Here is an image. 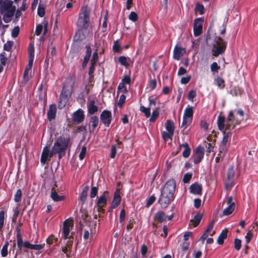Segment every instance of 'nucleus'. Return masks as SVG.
<instances>
[{"label": "nucleus", "mask_w": 258, "mask_h": 258, "mask_svg": "<svg viewBox=\"0 0 258 258\" xmlns=\"http://www.w3.org/2000/svg\"><path fill=\"white\" fill-rule=\"evenodd\" d=\"M86 54L84 58V60L82 64L83 67H85L86 66L87 63L90 59L92 53L91 48L89 46H86Z\"/></svg>", "instance_id": "bb28decb"}, {"label": "nucleus", "mask_w": 258, "mask_h": 258, "mask_svg": "<svg viewBox=\"0 0 258 258\" xmlns=\"http://www.w3.org/2000/svg\"><path fill=\"white\" fill-rule=\"evenodd\" d=\"M5 215V212L4 211L0 212V231H1L4 226Z\"/></svg>", "instance_id": "a18cd8bd"}, {"label": "nucleus", "mask_w": 258, "mask_h": 258, "mask_svg": "<svg viewBox=\"0 0 258 258\" xmlns=\"http://www.w3.org/2000/svg\"><path fill=\"white\" fill-rule=\"evenodd\" d=\"M20 32V29L18 26L15 27L12 31V36L14 38H15L18 36Z\"/></svg>", "instance_id": "6e6d98bb"}, {"label": "nucleus", "mask_w": 258, "mask_h": 258, "mask_svg": "<svg viewBox=\"0 0 258 258\" xmlns=\"http://www.w3.org/2000/svg\"><path fill=\"white\" fill-rule=\"evenodd\" d=\"M29 59H34V44L33 43H30L29 47Z\"/></svg>", "instance_id": "ea45409f"}, {"label": "nucleus", "mask_w": 258, "mask_h": 258, "mask_svg": "<svg viewBox=\"0 0 258 258\" xmlns=\"http://www.w3.org/2000/svg\"><path fill=\"white\" fill-rule=\"evenodd\" d=\"M203 217V215L197 214L195 215L193 219H191L190 222L191 223L194 227H197L200 223Z\"/></svg>", "instance_id": "393cba45"}, {"label": "nucleus", "mask_w": 258, "mask_h": 258, "mask_svg": "<svg viewBox=\"0 0 258 258\" xmlns=\"http://www.w3.org/2000/svg\"><path fill=\"white\" fill-rule=\"evenodd\" d=\"M195 11L199 12L200 15L204 13V7L202 5L197 4L195 8Z\"/></svg>", "instance_id": "49530a36"}, {"label": "nucleus", "mask_w": 258, "mask_h": 258, "mask_svg": "<svg viewBox=\"0 0 258 258\" xmlns=\"http://www.w3.org/2000/svg\"><path fill=\"white\" fill-rule=\"evenodd\" d=\"M220 69V67L218 65L216 62H213L211 65V70L213 72H218Z\"/></svg>", "instance_id": "09e8293b"}, {"label": "nucleus", "mask_w": 258, "mask_h": 258, "mask_svg": "<svg viewBox=\"0 0 258 258\" xmlns=\"http://www.w3.org/2000/svg\"><path fill=\"white\" fill-rule=\"evenodd\" d=\"M202 186L198 182L192 183L190 185L189 191L190 193L195 195H201L202 192Z\"/></svg>", "instance_id": "dca6fc26"}, {"label": "nucleus", "mask_w": 258, "mask_h": 258, "mask_svg": "<svg viewBox=\"0 0 258 258\" xmlns=\"http://www.w3.org/2000/svg\"><path fill=\"white\" fill-rule=\"evenodd\" d=\"M89 21L79 17L78 21V26L83 29H86L89 26Z\"/></svg>", "instance_id": "cd10ccee"}, {"label": "nucleus", "mask_w": 258, "mask_h": 258, "mask_svg": "<svg viewBox=\"0 0 258 258\" xmlns=\"http://www.w3.org/2000/svg\"><path fill=\"white\" fill-rule=\"evenodd\" d=\"M252 237H253V233L251 232V231L250 230H249L247 232V233L245 236V238L246 239V244H247L248 243H249V242L251 241Z\"/></svg>", "instance_id": "603ef678"}, {"label": "nucleus", "mask_w": 258, "mask_h": 258, "mask_svg": "<svg viewBox=\"0 0 258 258\" xmlns=\"http://www.w3.org/2000/svg\"><path fill=\"white\" fill-rule=\"evenodd\" d=\"M118 61L121 63V64H122V66H124L126 67L127 66L126 58L125 57L120 56L118 58Z\"/></svg>", "instance_id": "680f3d73"}, {"label": "nucleus", "mask_w": 258, "mask_h": 258, "mask_svg": "<svg viewBox=\"0 0 258 258\" xmlns=\"http://www.w3.org/2000/svg\"><path fill=\"white\" fill-rule=\"evenodd\" d=\"M241 247V241L240 239L235 238L234 240V248L237 250H239Z\"/></svg>", "instance_id": "3c124183"}, {"label": "nucleus", "mask_w": 258, "mask_h": 258, "mask_svg": "<svg viewBox=\"0 0 258 258\" xmlns=\"http://www.w3.org/2000/svg\"><path fill=\"white\" fill-rule=\"evenodd\" d=\"M33 59H29L28 63L27 65V67H26L25 72H24V76H25L26 75H27L28 74L29 71L31 70V69L32 68V66L33 65Z\"/></svg>", "instance_id": "c03bdc74"}, {"label": "nucleus", "mask_w": 258, "mask_h": 258, "mask_svg": "<svg viewBox=\"0 0 258 258\" xmlns=\"http://www.w3.org/2000/svg\"><path fill=\"white\" fill-rule=\"evenodd\" d=\"M228 230L225 228L223 230L219 235L217 239V243L222 245L224 243V240L227 237Z\"/></svg>", "instance_id": "4be33fe9"}, {"label": "nucleus", "mask_w": 258, "mask_h": 258, "mask_svg": "<svg viewBox=\"0 0 258 258\" xmlns=\"http://www.w3.org/2000/svg\"><path fill=\"white\" fill-rule=\"evenodd\" d=\"M97 188L95 186H92L90 192V197L92 198H94L97 195Z\"/></svg>", "instance_id": "e2e57ef3"}, {"label": "nucleus", "mask_w": 258, "mask_h": 258, "mask_svg": "<svg viewBox=\"0 0 258 258\" xmlns=\"http://www.w3.org/2000/svg\"><path fill=\"white\" fill-rule=\"evenodd\" d=\"M51 190L52 191L50 196L53 201L55 202H58L64 199V196H60L57 195V192L54 189V188H52Z\"/></svg>", "instance_id": "2f4dec72"}, {"label": "nucleus", "mask_w": 258, "mask_h": 258, "mask_svg": "<svg viewBox=\"0 0 258 258\" xmlns=\"http://www.w3.org/2000/svg\"><path fill=\"white\" fill-rule=\"evenodd\" d=\"M159 112L158 108L154 109L153 112L151 117L149 119V121L151 122H154L156 121L157 117L159 116Z\"/></svg>", "instance_id": "f704fd0d"}, {"label": "nucleus", "mask_w": 258, "mask_h": 258, "mask_svg": "<svg viewBox=\"0 0 258 258\" xmlns=\"http://www.w3.org/2000/svg\"><path fill=\"white\" fill-rule=\"evenodd\" d=\"M193 114V107L188 105L184 110L183 116L192 119Z\"/></svg>", "instance_id": "5701e85b"}, {"label": "nucleus", "mask_w": 258, "mask_h": 258, "mask_svg": "<svg viewBox=\"0 0 258 258\" xmlns=\"http://www.w3.org/2000/svg\"><path fill=\"white\" fill-rule=\"evenodd\" d=\"M183 147L184 148V150L182 152V156L184 158H187L189 157L190 154L191 149L189 147L188 144L187 143H184L182 144L179 145V148H181Z\"/></svg>", "instance_id": "412c9836"}, {"label": "nucleus", "mask_w": 258, "mask_h": 258, "mask_svg": "<svg viewBox=\"0 0 258 258\" xmlns=\"http://www.w3.org/2000/svg\"><path fill=\"white\" fill-rule=\"evenodd\" d=\"M89 188V186L86 185V186L84 187L82 191L81 192L80 195V199L82 201L83 204L84 203L86 199Z\"/></svg>", "instance_id": "7c9ffc66"}, {"label": "nucleus", "mask_w": 258, "mask_h": 258, "mask_svg": "<svg viewBox=\"0 0 258 258\" xmlns=\"http://www.w3.org/2000/svg\"><path fill=\"white\" fill-rule=\"evenodd\" d=\"M56 112V106L52 104L49 106V109L47 111V117L49 120L51 121L55 117Z\"/></svg>", "instance_id": "f3484780"}, {"label": "nucleus", "mask_w": 258, "mask_h": 258, "mask_svg": "<svg viewBox=\"0 0 258 258\" xmlns=\"http://www.w3.org/2000/svg\"><path fill=\"white\" fill-rule=\"evenodd\" d=\"M203 19L201 18L196 19L194 23V34L195 36L200 35L202 33Z\"/></svg>", "instance_id": "6e6552de"}, {"label": "nucleus", "mask_w": 258, "mask_h": 258, "mask_svg": "<svg viewBox=\"0 0 258 258\" xmlns=\"http://www.w3.org/2000/svg\"><path fill=\"white\" fill-rule=\"evenodd\" d=\"M185 52V48L176 45L173 50V58L177 60H179Z\"/></svg>", "instance_id": "4468645a"}, {"label": "nucleus", "mask_w": 258, "mask_h": 258, "mask_svg": "<svg viewBox=\"0 0 258 258\" xmlns=\"http://www.w3.org/2000/svg\"><path fill=\"white\" fill-rule=\"evenodd\" d=\"M17 245L20 249H21L24 246V243L23 241L22 235L17 236Z\"/></svg>", "instance_id": "864d4df0"}, {"label": "nucleus", "mask_w": 258, "mask_h": 258, "mask_svg": "<svg viewBox=\"0 0 258 258\" xmlns=\"http://www.w3.org/2000/svg\"><path fill=\"white\" fill-rule=\"evenodd\" d=\"M98 110V107L95 105L94 100H91L88 105V111L91 114H94Z\"/></svg>", "instance_id": "c85d7f7f"}, {"label": "nucleus", "mask_w": 258, "mask_h": 258, "mask_svg": "<svg viewBox=\"0 0 258 258\" xmlns=\"http://www.w3.org/2000/svg\"><path fill=\"white\" fill-rule=\"evenodd\" d=\"M138 20V14L134 12H131L130 13V20L136 22Z\"/></svg>", "instance_id": "13d9d810"}, {"label": "nucleus", "mask_w": 258, "mask_h": 258, "mask_svg": "<svg viewBox=\"0 0 258 258\" xmlns=\"http://www.w3.org/2000/svg\"><path fill=\"white\" fill-rule=\"evenodd\" d=\"M196 96V91L193 90H190L188 92L187 98H188V99L189 100L192 101L193 99L194 98H195Z\"/></svg>", "instance_id": "4d7b16f0"}, {"label": "nucleus", "mask_w": 258, "mask_h": 258, "mask_svg": "<svg viewBox=\"0 0 258 258\" xmlns=\"http://www.w3.org/2000/svg\"><path fill=\"white\" fill-rule=\"evenodd\" d=\"M244 114L241 109H238L230 111L226 120L224 116L219 115L217 120L219 130L221 131H223L224 129L233 130L236 125L240 124L243 119Z\"/></svg>", "instance_id": "f03ea898"}, {"label": "nucleus", "mask_w": 258, "mask_h": 258, "mask_svg": "<svg viewBox=\"0 0 258 258\" xmlns=\"http://www.w3.org/2000/svg\"><path fill=\"white\" fill-rule=\"evenodd\" d=\"M125 84H129V76L126 75L122 79L121 82L119 83L117 88V95L120 92H122L125 94L128 93L127 88L125 86Z\"/></svg>", "instance_id": "f8f14e48"}, {"label": "nucleus", "mask_w": 258, "mask_h": 258, "mask_svg": "<svg viewBox=\"0 0 258 258\" xmlns=\"http://www.w3.org/2000/svg\"><path fill=\"white\" fill-rule=\"evenodd\" d=\"M86 151H87L86 147L85 146H83L82 148L81 151L79 154V158L81 160H83L84 158V157L86 155Z\"/></svg>", "instance_id": "5fc2aeb1"}, {"label": "nucleus", "mask_w": 258, "mask_h": 258, "mask_svg": "<svg viewBox=\"0 0 258 258\" xmlns=\"http://www.w3.org/2000/svg\"><path fill=\"white\" fill-rule=\"evenodd\" d=\"M8 245H9V242H6L2 249L1 254H2V256H3V257L6 256L8 254Z\"/></svg>", "instance_id": "37998d69"}, {"label": "nucleus", "mask_w": 258, "mask_h": 258, "mask_svg": "<svg viewBox=\"0 0 258 258\" xmlns=\"http://www.w3.org/2000/svg\"><path fill=\"white\" fill-rule=\"evenodd\" d=\"M156 197L154 195H152L150 197L147 201L146 207L147 208H149L150 206H151L155 201Z\"/></svg>", "instance_id": "a19ab883"}, {"label": "nucleus", "mask_w": 258, "mask_h": 258, "mask_svg": "<svg viewBox=\"0 0 258 258\" xmlns=\"http://www.w3.org/2000/svg\"><path fill=\"white\" fill-rule=\"evenodd\" d=\"M140 111L145 114V116L148 118L151 115L150 108L149 107L146 108L144 106H141L140 107Z\"/></svg>", "instance_id": "4c0bfd02"}, {"label": "nucleus", "mask_w": 258, "mask_h": 258, "mask_svg": "<svg viewBox=\"0 0 258 258\" xmlns=\"http://www.w3.org/2000/svg\"><path fill=\"white\" fill-rule=\"evenodd\" d=\"M192 174L191 173H186L185 174L183 177V182L185 183H189L191 179Z\"/></svg>", "instance_id": "79ce46f5"}, {"label": "nucleus", "mask_w": 258, "mask_h": 258, "mask_svg": "<svg viewBox=\"0 0 258 258\" xmlns=\"http://www.w3.org/2000/svg\"><path fill=\"white\" fill-rule=\"evenodd\" d=\"M84 117L85 115L83 111L79 109L74 113L72 119L74 122L79 123L84 120Z\"/></svg>", "instance_id": "2eb2a0df"}, {"label": "nucleus", "mask_w": 258, "mask_h": 258, "mask_svg": "<svg viewBox=\"0 0 258 258\" xmlns=\"http://www.w3.org/2000/svg\"><path fill=\"white\" fill-rule=\"evenodd\" d=\"M204 155V149L203 147L199 146L196 149V153L194 156V163L198 164L200 163L203 159Z\"/></svg>", "instance_id": "9b49d317"}, {"label": "nucleus", "mask_w": 258, "mask_h": 258, "mask_svg": "<svg viewBox=\"0 0 258 258\" xmlns=\"http://www.w3.org/2000/svg\"><path fill=\"white\" fill-rule=\"evenodd\" d=\"M165 127L167 132L174 134L175 126L172 121L170 120H167L165 123Z\"/></svg>", "instance_id": "c756f323"}, {"label": "nucleus", "mask_w": 258, "mask_h": 258, "mask_svg": "<svg viewBox=\"0 0 258 258\" xmlns=\"http://www.w3.org/2000/svg\"><path fill=\"white\" fill-rule=\"evenodd\" d=\"M126 99V96L125 95L122 94L120 96L119 100L118 102V106L119 107H121L122 104L124 103Z\"/></svg>", "instance_id": "bf43d9fd"}, {"label": "nucleus", "mask_w": 258, "mask_h": 258, "mask_svg": "<svg viewBox=\"0 0 258 258\" xmlns=\"http://www.w3.org/2000/svg\"><path fill=\"white\" fill-rule=\"evenodd\" d=\"M227 150V146L226 145L220 143L219 148V153L218 156H220L222 154H223L222 157H224L225 156V154Z\"/></svg>", "instance_id": "c9c22d12"}, {"label": "nucleus", "mask_w": 258, "mask_h": 258, "mask_svg": "<svg viewBox=\"0 0 258 258\" xmlns=\"http://www.w3.org/2000/svg\"><path fill=\"white\" fill-rule=\"evenodd\" d=\"M71 226V223L69 222L66 221L63 224V234H64V238L67 239H72L73 238L72 235L69 236L70 233V228Z\"/></svg>", "instance_id": "a211bd4d"}, {"label": "nucleus", "mask_w": 258, "mask_h": 258, "mask_svg": "<svg viewBox=\"0 0 258 258\" xmlns=\"http://www.w3.org/2000/svg\"><path fill=\"white\" fill-rule=\"evenodd\" d=\"M173 214L169 216H166L165 213L162 211H158L154 215L155 220L160 223L166 221L167 220L171 221L173 219Z\"/></svg>", "instance_id": "1a4fd4ad"}, {"label": "nucleus", "mask_w": 258, "mask_h": 258, "mask_svg": "<svg viewBox=\"0 0 258 258\" xmlns=\"http://www.w3.org/2000/svg\"><path fill=\"white\" fill-rule=\"evenodd\" d=\"M99 120L96 116H93L90 118L89 132L93 133L98 124Z\"/></svg>", "instance_id": "6ab92c4d"}, {"label": "nucleus", "mask_w": 258, "mask_h": 258, "mask_svg": "<svg viewBox=\"0 0 258 258\" xmlns=\"http://www.w3.org/2000/svg\"><path fill=\"white\" fill-rule=\"evenodd\" d=\"M215 81L218 87L221 89H223L225 87V81L222 78L218 77L216 79Z\"/></svg>", "instance_id": "e433bc0d"}, {"label": "nucleus", "mask_w": 258, "mask_h": 258, "mask_svg": "<svg viewBox=\"0 0 258 258\" xmlns=\"http://www.w3.org/2000/svg\"><path fill=\"white\" fill-rule=\"evenodd\" d=\"M69 143V139L63 136L58 137L54 142L51 151H50L48 146H45L42 151L41 162L45 164L47 160L55 154L58 155L60 159L66 154V152Z\"/></svg>", "instance_id": "f257e3e1"}, {"label": "nucleus", "mask_w": 258, "mask_h": 258, "mask_svg": "<svg viewBox=\"0 0 258 258\" xmlns=\"http://www.w3.org/2000/svg\"><path fill=\"white\" fill-rule=\"evenodd\" d=\"M45 14V10L44 8L42 7L39 6L38 8V15L41 17H42L44 16Z\"/></svg>", "instance_id": "774afa93"}, {"label": "nucleus", "mask_w": 258, "mask_h": 258, "mask_svg": "<svg viewBox=\"0 0 258 258\" xmlns=\"http://www.w3.org/2000/svg\"><path fill=\"white\" fill-rule=\"evenodd\" d=\"M120 202V197L118 192H115L111 204V208H116Z\"/></svg>", "instance_id": "a878e982"}, {"label": "nucleus", "mask_w": 258, "mask_h": 258, "mask_svg": "<svg viewBox=\"0 0 258 258\" xmlns=\"http://www.w3.org/2000/svg\"><path fill=\"white\" fill-rule=\"evenodd\" d=\"M57 240V238L54 237L53 235H51L49 236V237L47 239V243L48 244H51L53 243L54 241H56Z\"/></svg>", "instance_id": "052dcab7"}, {"label": "nucleus", "mask_w": 258, "mask_h": 258, "mask_svg": "<svg viewBox=\"0 0 258 258\" xmlns=\"http://www.w3.org/2000/svg\"><path fill=\"white\" fill-rule=\"evenodd\" d=\"M107 198L108 192L105 191L98 199L97 203V211L98 212L103 213L104 212L103 207H105L106 205Z\"/></svg>", "instance_id": "0eeeda50"}, {"label": "nucleus", "mask_w": 258, "mask_h": 258, "mask_svg": "<svg viewBox=\"0 0 258 258\" xmlns=\"http://www.w3.org/2000/svg\"><path fill=\"white\" fill-rule=\"evenodd\" d=\"M73 87L72 86H64L60 96V103L63 105L68 102L71 97Z\"/></svg>", "instance_id": "423d86ee"}, {"label": "nucleus", "mask_w": 258, "mask_h": 258, "mask_svg": "<svg viewBox=\"0 0 258 258\" xmlns=\"http://www.w3.org/2000/svg\"><path fill=\"white\" fill-rule=\"evenodd\" d=\"M222 132L224 136L221 143L227 145V143L229 142V139L231 137L232 134L230 132H228L227 133H226L225 131Z\"/></svg>", "instance_id": "473e14b6"}, {"label": "nucleus", "mask_w": 258, "mask_h": 258, "mask_svg": "<svg viewBox=\"0 0 258 258\" xmlns=\"http://www.w3.org/2000/svg\"><path fill=\"white\" fill-rule=\"evenodd\" d=\"M3 7L5 11L10 13L9 16H13L15 11V7L13 6L12 2L5 3Z\"/></svg>", "instance_id": "aec40b11"}, {"label": "nucleus", "mask_w": 258, "mask_h": 258, "mask_svg": "<svg viewBox=\"0 0 258 258\" xmlns=\"http://www.w3.org/2000/svg\"><path fill=\"white\" fill-rule=\"evenodd\" d=\"M191 122L192 119L191 118H188L183 116L182 122L180 127H184V129H185L187 126H188L191 124Z\"/></svg>", "instance_id": "72a5a7b5"}, {"label": "nucleus", "mask_w": 258, "mask_h": 258, "mask_svg": "<svg viewBox=\"0 0 258 258\" xmlns=\"http://www.w3.org/2000/svg\"><path fill=\"white\" fill-rule=\"evenodd\" d=\"M214 41L215 44L213 48V55L215 57H218L220 54L225 52L227 47V42L220 36H216Z\"/></svg>", "instance_id": "20e7f679"}, {"label": "nucleus", "mask_w": 258, "mask_h": 258, "mask_svg": "<svg viewBox=\"0 0 258 258\" xmlns=\"http://www.w3.org/2000/svg\"><path fill=\"white\" fill-rule=\"evenodd\" d=\"M226 204L228 207L223 210V215L228 216L233 212L235 207V202L233 201L232 196L227 198Z\"/></svg>", "instance_id": "9d476101"}, {"label": "nucleus", "mask_w": 258, "mask_h": 258, "mask_svg": "<svg viewBox=\"0 0 258 258\" xmlns=\"http://www.w3.org/2000/svg\"><path fill=\"white\" fill-rule=\"evenodd\" d=\"M113 50L115 52H119L120 50V45L117 41L114 42V44L113 46Z\"/></svg>", "instance_id": "69168bd1"}, {"label": "nucleus", "mask_w": 258, "mask_h": 258, "mask_svg": "<svg viewBox=\"0 0 258 258\" xmlns=\"http://www.w3.org/2000/svg\"><path fill=\"white\" fill-rule=\"evenodd\" d=\"M148 247L147 246L144 244L142 245L141 248V252L143 257H145L147 253Z\"/></svg>", "instance_id": "0e129e2a"}, {"label": "nucleus", "mask_w": 258, "mask_h": 258, "mask_svg": "<svg viewBox=\"0 0 258 258\" xmlns=\"http://www.w3.org/2000/svg\"><path fill=\"white\" fill-rule=\"evenodd\" d=\"M100 119L105 126H108L111 121V112L108 110H104L100 115Z\"/></svg>", "instance_id": "ddd939ff"}, {"label": "nucleus", "mask_w": 258, "mask_h": 258, "mask_svg": "<svg viewBox=\"0 0 258 258\" xmlns=\"http://www.w3.org/2000/svg\"><path fill=\"white\" fill-rule=\"evenodd\" d=\"M90 10L87 7H83L79 17L89 21Z\"/></svg>", "instance_id": "b1692460"}, {"label": "nucleus", "mask_w": 258, "mask_h": 258, "mask_svg": "<svg viewBox=\"0 0 258 258\" xmlns=\"http://www.w3.org/2000/svg\"><path fill=\"white\" fill-rule=\"evenodd\" d=\"M235 172L234 170V167L231 166L228 168L227 172L226 180L225 183V188L228 189L231 188L234 183Z\"/></svg>", "instance_id": "39448f33"}, {"label": "nucleus", "mask_w": 258, "mask_h": 258, "mask_svg": "<svg viewBox=\"0 0 258 258\" xmlns=\"http://www.w3.org/2000/svg\"><path fill=\"white\" fill-rule=\"evenodd\" d=\"M148 86L151 90H154L156 88L157 86V82L156 79L150 80L148 83Z\"/></svg>", "instance_id": "8fccbe9b"}, {"label": "nucleus", "mask_w": 258, "mask_h": 258, "mask_svg": "<svg viewBox=\"0 0 258 258\" xmlns=\"http://www.w3.org/2000/svg\"><path fill=\"white\" fill-rule=\"evenodd\" d=\"M173 136V133L170 132L164 131L162 133V137L165 141H167L169 139H171Z\"/></svg>", "instance_id": "58836bf2"}, {"label": "nucleus", "mask_w": 258, "mask_h": 258, "mask_svg": "<svg viewBox=\"0 0 258 258\" xmlns=\"http://www.w3.org/2000/svg\"><path fill=\"white\" fill-rule=\"evenodd\" d=\"M22 191L20 189H18L14 198V201L16 202H19L21 200Z\"/></svg>", "instance_id": "de8ad7c7"}, {"label": "nucleus", "mask_w": 258, "mask_h": 258, "mask_svg": "<svg viewBox=\"0 0 258 258\" xmlns=\"http://www.w3.org/2000/svg\"><path fill=\"white\" fill-rule=\"evenodd\" d=\"M13 45L12 42L11 41H8L4 46V48L5 50L7 51H10L12 48V46Z\"/></svg>", "instance_id": "338daca9"}, {"label": "nucleus", "mask_w": 258, "mask_h": 258, "mask_svg": "<svg viewBox=\"0 0 258 258\" xmlns=\"http://www.w3.org/2000/svg\"><path fill=\"white\" fill-rule=\"evenodd\" d=\"M175 188L176 182L174 179H170L165 183L158 199V203L162 208L167 207L173 201Z\"/></svg>", "instance_id": "7ed1b4c3"}]
</instances>
